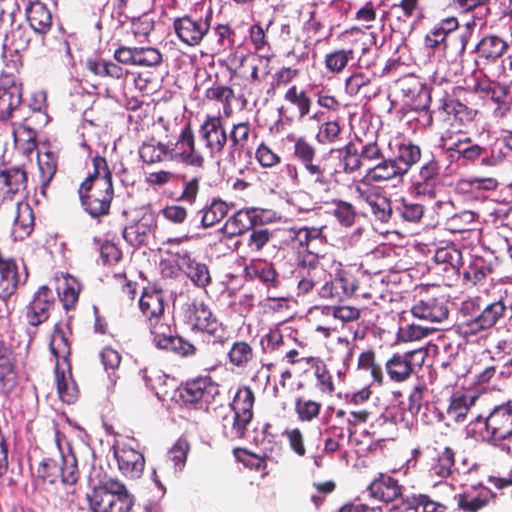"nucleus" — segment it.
<instances>
[{
  "label": "nucleus",
  "mask_w": 512,
  "mask_h": 512,
  "mask_svg": "<svg viewBox=\"0 0 512 512\" xmlns=\"http://www.w3.org/2000/svg\"><path fill=\"white\" fill-rule=\"evenodd\" d=\"M461 310L471 318L462 324L465 336H476L482 332L498 329L508 314L507 297H492L489 293L478 295L462 303Z\"/></svg>",
  "instance_id": "f03ea898"
},
{
  "label": "nucleus",
  "mask_w": 512,
  "mask_h": 512,
  "mask_svg": "<svg viewBox=\"0 0 512 512\" xmlns=\"http://www.w3.org/2000/svg\"><path fill=\"white\" fill-rule=\"evenodd\" d=\"M233 455L236 460L242 463L246 468L262 472V477L268 475L267 459L263 455H257L241 447L234 448Z\"/></svg>",
  "instance_id": "6e6d98bb"
},
{
  "label": "nucleus",
  "mask_w": 512,
  "mask_h": 512,
  "mask_svg": "<svg viewBox=\"0 0 512 512\" xmlns=\"http://www.w3.org/2000/svg\"><path fill=\"white\" fill-rule=\"evenodd\" d=\"M263 213L264 210L257 207L242 208L226 220L223 230L230 238L241 236L254 226L263 224Z\"/></svg>",
  "instance_id": "4be33fe9"
},
{
  "label": "nucleus",
  "mask_w": 512,
  "mask_h": 512,
  "mask_svg": "<svg viewBox=\"0 0 512 512\" xmlns=\"http://www.w3.org/2000/svg\"><path fill=\"white\" fill-rule=\"evenodd\" d=\"M258 138L256 129L250 121L233 123L228 133L229 155L234 157L243 153H250Z\"/></svg>",
  "instance_id": "aec40b11"
},
{
  "label": "nucleus",
  "mask_w": 512,
  "mask_h": 512,
  "mask_svg": "<svg viewBox=\"0 0 512 512\" xmlns=\"http://www.w3.org/2000/svg\"><path fill=\"white\" fill-rule=\"evenodd\" d=\"M162 62V54L154 47H130V63L140 66H158Z\"/></svg>",
  "instance_id": "5fc2aeb1"
},
{
  "label": "nucleus",
  "mask_w": 512,
  "mask_h": 512,
  "mask_svg": "<svg viewBox=\"0 0 512 512\" xmlns=\"http://www.w3.org/2000/svg\"><path fill=\"white\" fill-rule=\"evenodd\" d=\"M211 19V12L205 18H194L190 15L176 17L173 20V29L180 42L189 47H196L208 35Z\"/></svg>",
  "instance_id": "ddd939ff"
},
{
  "label": "nucleus",
  "mask_w": 512,
  "mask_h": 512,
  "mask_svg": "<svg viewBox=\"0 0 512 512\" xmlns=\"http://www.w3.org/2000/svg\"><path fill=\"white\" fill-rule=\"evenodd\" d=\"M410 311L414 317L433 323H440L449 316L447 301L444 297L429 293L421 294L416 298Z\"/></svg>",
  "instance_id": "a211bd4d"
},
{
  "label": "nucleus",
  "mask_w": 512,
  "mask_h": 512,
  "mask_svg": "<svg viewBox=\"0 0 512 512\" xmlns=\"http://www.w3.org/2000/svg\"><path fill=\"white\" fill-rule=\"evenodd\" d=\"M18 384L16 354L0 333V395L9 398L17 389Z\"/></svg>",
  "instance_id": "f3484780"
},
{
  "label": "nucleus",
  "mask_w": 512,
  "mask_h": 512,
  "mask_svg": "<svg viewBox=\"0 0 512 512\" xmlns=\"http://www.w3.org/2000/svg\"><path fill=\"white\" fill-rule=\"evenodd\" d=\"M510 92V84L497 81V83L493 85V91L490 99L496 104V107L493 110V116L495 118H505L510 112L511 106L508 100Z\"/></svg>",
  "instance_id": "603ef678"
},
{
  "label": "nucleus",
  "mask_w": 512,
  "mask_h": 512,
  "mask_svg": "<svg viewBox=\"0 0 512 512\" xmlns=\"http://www.w3.org/2000/svg\"><path fill=\"white\" fill-rule=\"evenodd\" d=\"M93 512H128V490L123 482L110 478L87 495Z\"/></svg>",
  "instance_id": "0eeeda50"
},
{
  "label": "nucleus",
  "mask_w": 512,
  "mask_h": 512,
  "mask_svg": "<svg viewBox=\"0 0 512 512\" xmlns=\"http://www.w3.org/2000/svg\"><path fill=\"white\" fill-rule=\"evenodd\" d=\"M343 129L338 120L323 122L315 136L317 142L322 145H331L342 139Z\"/></svg>",
  "instance_id": "680f3d73"
},
{
  "label": "nucleus",
  "mask_w": 512,
  "mask_h": 512,
  "mask_svg": "<svg viewBox=\"0 0 512 512\" xmlns=\"http://www.w3.org/2000/svg\"><path fill=\"white\" fill-rule=\"evenodd\" d=\"M163 350L186 359L193 358L198 354L196 345L179 335H174Z\"/></svg>",
  "instance_id": "0e129e2a"
},
{
  "label": "nucleus",
  "mask_w": 512,
  "mask_h": 512,
  "mask_svg": "<svg viewBox=\"0 0 512 512\" xmlns=\"http://www.w3.org/2000/svg\"><path fill=\"white\" fill-rule=\"evenodd\" d=\"M475 422L484 424L481 432L483 442L507 453L511 452V447L506 444V441L512 438V404L510 402L495 406L486 417L477 416Z\"/></svg>",
  "instance_id": "423d86ee"
},
{
  "label": "nucleus",
  "mask_w": 512,
  "mask_h": 512,
  "mask_svg": "<svg viewBox=\"0 0 512 512\" xmlns=\"http://www.w3.org/2000/svg\"><path fill=\"white\" fill-rule=\"evenodd\" d=\"M18 122L24 126L39 132L49 122V116L45 109L42 107H32L25 105L14 116Z\"/></svg>",
  "instance_id": "37998d69"
},
{
  "label": "nucleus",
  "mask_w": 512,
  "mask_h": 512,
  "mask_svg": "<svg viewBox=\"0 0 512 512\" xmlns=\"http://www.w3.org/2000/svg\"><path fill=\"white\" fill-rule=\"evenodd\" d=\"M328 258L321 254H306L296 259V278L298 279V294L306 295L316 286L322 285L330 274L325 266Z\"/></svg>",
  "instance_id": "1a4fd4ad"
},
{
  "label": "nucleus",
  "mask_w": 512,
  "mask_h": 512,
  "mask_svg": "<svg viewBox=\"0 0 512 512\" xmlns=\"http://www.w3.org/2000/svg\"><path fill=\"white\" fill-rule=\"evenodd\" d=\"M34 212L27 202H18L12 233L15 239L23 240L34 230Z\"/></svg>",
  "instance_id": "a19ab883"
},
{
  "label": "nucleus",
  "mask_w": 512,
  "mask_h": 512,
  "mask_svg": "<svg viewBox=\"0 0 512 512\" xmlns=\"http://www.w3.org/2000/svg\"><path fill=\"white\" fill-rule=\"evenodd\" d=\"M255 393L250 386H240L230 403L231 411L251 423L254 417Z\"/></svg>",
  "instance_id": "ea45409f"
},
{
  "label": "nucleus",
  "mask_w": 512,
  "mask_h": 512,
  "mask_svg": "<svg viewBox=\"0 0 512 512\" xmlns=\"http://www.w3.org/2000/svg\"><path fill=\"white\" fill-rule=\"evenodd\" d=\"M404 174L401 168L397 165L393 158H383L380 162L367 168L361 182L365 183H379L392 180L394 178H402Z\"/></svg>",
  "instance_id": "473e14b6"
},
{
  "label": "nucleus",
  "mask_w": 512,
  "mask_h": 512,
  "mask_svg": "<svg viewBox=\"0 0 512 512\" xmlns=\"http://www.w3.org/2000/svg\"><path fill=\"white\" fill-rule=\"evenodd\" d=\"M18 73L3 70L0 74V121L13 119L23 106V83Z\"/></svg>",
  "instance_id": "9d476101"
},
{
  "label": "nucleus",
  "mask_w": 512,
  "mask_h": 512,
  "mask_svg": "<svg viewBox=\"0 0 512 512\" xmlns=\"http://www.w3.org/2000/svg\"><path fill=\"white\" fill-rule=\"evenodd\" d=\"M402 505L405 510L415 512H447L448 505L436 500L428 494L412 493L402 498Z\"/></svg>",
  "instance_id": "4c0bfd02"
},
{
  "label": "nucleus",
  "mask_w": 512,
  "mask_h": 512,
  "mask_svg": "<svg viewBox=\"0 0 512 512\" xmlns=\"http://www.w3.org/2000/svg\"><path fill=\"white\" fill-rule=\"evenodd\" d=\"M447 151L464 165H474L478 161L483 165L486 147L475 143L471 137H464L454 142Z\"/></svg>",
  "instance_id": "c85d7f7f"
},
{
  "label": "nucleus",
  "mask_w": 512,
  "mask_h": 512,
  "mask_svg": "<svg viewBox=\"0 0 512 512\" xmlns=\"http://www.w3.org/2000/svg\"><path fill=\"white\" fill-rule=\"evenodd\" d=\"M441 183L440 164L433 157L425 162L411 181V191L416 196L434 198Z\"/></svg>",
  "instance_id": "6ab92c4d"
},
{
  "label": "nucleus",
  "mask_w": 512,
  "mask_h": 512,
  "mask_svg": "<svg viewBox=\"0 0 512 512\" xmlns=\"http://www.w3.org/2000/svg\"><path fill=\"white\" fill-rule=\"evenodd\" d=\"M401 168L402 173L406 175L408 171L421 159V148L411 141L401 143L397 150V155L393 158Z\"/></svg>",
  "instance_id": "09e8293b"
},
{
  "label": "nucleus",
  "mask_w": 512,
  "mask_h": 512,
  "mask_svg": "<svg viewBox=\"0 0 512 512\" xmlns=\"http://www.w3.org/2000/svg\"><path fill=\"white\" fill-rule=\"evenodd\" d=\"M175 147L178 151L169 150L167 145L151 139L140 146L138 153L140 159L148 165L162 162L170 154L171 159L179 160L186 165L196 168L204 166L205 158L196 147L195 134L190 122L182 126Z\"/></svg>",
  "instance_id": "7ed1b4c3"
},
{
  "label": "nucleus",
  "mask_w": 512,
  "mask_h": 512,
  "mask_svg": "<svg viewBox=\"0 0 512 512\" xmlns=\"http://www.w3.org/2000/svg\"><path fill=\"white\" fill-rule=\"evenodd\" d=\"M14 142L23 152L30 154L37 147L38 132L18 121L11 123Z\"/></svg>",
  "instance_id": "8fccbe9b"
},
{
  "label": "nucleus",
  "mask_w": 512,
  "mask_h": 512,
  "mask_svg": "<svg viewBox=\"0 0 512 512\" xmlns=\"http://www.w3.org/2000/svg\"><path fill=\"white\" fill-rule=\"evenodd\" d=\"M434 261L443 265V270L459 276L463 265L462 252L453 244L439 247L434 254Z\"/></svg>",
  "instance_id": "79ce46f5"
},
{
  "label": "nucleus",
  "mask_w": 512,
  "mask_h": 512,
  "mask_svg": "<svg viewBox=\"0 0 512 512\" xmlns=\"http://www.w3.org/2000/svg\"><path fill=\"white\" fill-rule=\"evenodd\" d=\"M93 172L80 184L78 195L85 212L98 218L110 211L114 195L112 173L104 157L95 156L92 160Z\"/></svg>",
  "instance_id": "f257e3e1"
},
{
  "label": "nucleus",
  "mask_w": 512,
  "mask_h": 512,
  "mask_svg": "<svg viewBox=\"0 0 512 512\" xmlns=\"http://www.w3.org/2000/svg\"><path fill=\"white\" fill-rule=\"evenodd\" d=\"M383 16L387 17L391 31L405 39L424 18V8L421 0H399Z\"/></svg>",
  "instance_id": "6e6552de"
},
{
  "label": "nucleus",
  "mask_w": 512,
  "mask_h": 512,
  "mask_svg": "<svg viewBox=\"0 0 512 512\" xmlns=\"http://www.w3.org/2000/svg\"><path fill=\"white\" fill-rule=\"evenodd\" d=\"M40 191L46 196V190L54 178L58 168V155L50 147H42L37 154Z\"/></svg>",
  "instance_id": "72a5a7b5"
},
{
  "label": "nucleus",
  "mask_w": 512,
  "mask_h": 512,
  "mask_svg": "<svg viewBox=\"0 0 512 512\" xmlns=\"http://www.w3.org/2000/svg\"><path fill=\"white\" fill-rule=\"evenodd\" d=\"M507 41L494 34H489L480 39L475 47V64L481 70L486 66L495 64L508 50Z\"/></svg>",
  "instance_id": "412c9836"
},
{
  "label": "nucleus",
  "mask_w": 512,
  "mask_h": 512,
  "mask_svg": "<svg viewBox=\"0 0 512 512\" xmlns=\"http://www.w3.org/2000/svg\"><path fill=\"white\" fill-rule=\"evenodd\" d=\"M138 305L142 315L149 322L163 317L165 303L159 292H144L138 301Z\"/></svg>",
  "instance_id": "c03bdc74"
},
{
  "label": "nucleus",
  "mask_w": 512,
  "mask_h": 512,
  "mask_svg": "<svg viewBox=\"0 0 512 512\" xmlns=\"http://www.w3.org/2000/svg\"><path fill=\"white\" fill-rule=\"evenodd\" d=\"M492 496L489 489L483 488L474 496L465 492L455 495V499L458 508L463 512H478L489 504Z\"/></svg>",
  "instance_id": "a18cd8bd"
},
{
  "label": "nucleus",
  "mask_w": 512,
  "mask_h": 512,
  "mask_svg": "<svg viewBox=\"0 0 512 512\" xmlns=\"http://www.w3.org/2000/svg\"><path fill=\"white\" fill-rule=\"evenodd\" d=\"M249 232L246 246L252 253H260L274 237V232L262 225L254 226Z\"/></svg>",
  "instance_id": "bf43d9fd"
},
{
  "label": "nucleus",
  "mask_w": 512,
  "mask_h": 512,
  "mask_svg": "<svg viewBox=\"0 0 512 512\" xmlns=\"http://www.w3.org/2000/svg\"><path fill=\"white\" fill-rule=\"evenodd\" d=\"M32 40V32L27 27L19 24L11 30L10 45L14 48V54L11 55L10 60L7 59V44L3 45V58L6 62V68H12L15 72L23 67V59L19 54L20 51H25L30 47Z\"/></svg>",
  "instance_id": "bb28decb"
},
{
  "label": "nucleus",
  "mask_w": 512,
  "mask_h": 512,
  "mask_svg": "<svg viewBox=\"0 0 512 512\" xmlns=\"http://www.w3.org/2000/svg\"><path fill=\"white\" fill-rule=\"evenodd\" d=\"M332 215L342 227H352L357 219L358 213L355 206L344 200H334Z\"/></svg>",
  "instance_id": "e2e57ef3"
},
{
  "label": "nucleus",
  "mask_w": 512,
  "mask_h": 512,
  "mask_svg": "<svg viewBox=\"0 0 512 512\" xmlns=\"http://www.w3.org/2000/svg\"><path fill=\"white\" fill-rule=\"evenodd\" d=\"M130 31L140 42L148 40L150 33L154 29V20L150 13H143L138 17H131Z\"/></svg>",
  "instance_id": "774afa93"
},
{
  "label": "nucleus",
  "mask_w": 512,
  "mask_h": 512,
  "mask_svg": "<svg viewBox=\"0 0 512 512\" xmlns=\"http://www.w3.org/2000/svg\"><path fill=\"white\" fill-rule=\"evenodd\" d=\"M180 398L186 404H196L201 400L215 401L220 395V385L210 375L198 376L186 381L179 389Z\"/></svg>",
  "instance_id": "dca6fc26"
},
{
  "label": "nucleus",
  "mask_w": 512,
  "mask_h": 512,
  "mask_svg": "<svg viewBox=\"0 0 512 512\" xmlns=\"http://www.w3.org/2000/svg\"><path fill=\"white\" fill-rule=\"evenodd\" d=\"M228 204L221 198L214 197L196 212L202 228H210L221 222L228 214Z\"/></svg>",
  "instance_id": "e433bc0d"
},
{
  "label": "nucleus",
  "mask_w": 512,
  "mask_h": 512,
  "mask_svg": "<svg viewBox=\"0 0 512 512\" xmlns=\"http://www.w3.org/2000/svg\"><path fill=\"white\" fill-rule=\"evenodd\" d=\"M368 490L373 498L387 504L404 497L398 480L385 474L375 478L368 486Z\"/></svg>",
  "instance_id": "c756f323"
},
{
  "label": "nucleus",
  "mask_w": 512,
  "mask_h": 512,
  "mask_svg": "<svg viewBox=\"0 0 512 512\" xmlns=\"http://www.w3.org/2000/svg\"><path fill=\"white\" fill-rule=\"evenodd\" d=\"M430 473L439 478H448L455 469V451L449 446L433 447Z\"/></svg>",
  "instance_id": "f704fd0d"
},
{
  "label": "nucleus",
  "mask_w": 512,
  "mask_h": 512,
  "mask_svg": "<svg viewBox=\"0 0 512 512\" xmlns=\"http://www.w3.org/2000/svg\"><path fill=\"white\" fill-rule=\"evenodd\" d=\"M322 409V403L299 396L295 399L294 411L301 422H312L317 419Z\"/></svg>",
  "instance_id": "4d7b16f0"
},
{
  "label": "nucleus",
  "mask_w": 512,
  "mask_h": 512,
  "mask_svg": "<svg viewBox=\"0 0 512 512\" xmlns=\"http://www.w3.org/2000/svg\"><path fill=\"white\" fill-rule=\"evenodd\" d=\"M358 197L367 203L375 220L388 223L393 215L392 202L378 188H363L356 186Z\"/></svg>",
  "instance_id": "b1692460"
},
{
  "label": "nucleus",
  "mask_w": 512,
  "mask_h": 512,
  "mask_svg": "<svg viewBox=\"0 0 512 512\" xmlns=\"http://www.w3.org/2000/svg\"><path fill=\"white\" fill-rule=\"evenodd\" d=\"M72 319V315L67 316V331H64L60 322L54 325L49 347L51 353L56 359V365L71 364L70 356L72 331L70 329V322Z\"/></svg>",
  "instance_id": "a878e982"
},
{
  "label": "nucleus",
  "mask_w": 512,
  "mask_h": 512,
  "mask_svg": "<svg viewBox=\"0 0 512 512\" xmlns=\"http://www.w3.org/2000/svg\"><path fill=\"white\" fill-rule=\"evenodd\" d=\"M491 272L492 268L487 265L483 258H475L464 271L463 282L464 284L476 285L483 282Z\"/></svg>",
  "instance_id": "052dcab7"
},
{
  "label": "nucleus",
  "mask_w": 512,
  "mask_h": 512,
  "mask_svg": "<svg viewBox=\"0 0 512 512\" xmlns=\"http://www.w3.org/2000/svg\"><path fill=\"white\" fill-rule=\"evenodd\" d=\"M341 164L345 173L351 174L359 171L363 166L360 152L354 143L349 142L342 149Z\"/></svg>",
  "instance_id": "338daca9"
},
{
  "label": "nucleus",
  "mask_w": 512,
  "mask_h": 512,
  "mask_svg": "<svg viewBox=\"0 0 512 512\" xmlns=\"http://www.w3.org/2000/svg\"><path fill=\"white\" fill-rule=\"evenodd\" d=\"M25 6L24 12L34 33L46 34L52 27V14L47 5L41 0H20Z\"/></svg>",
  "instance_id": "393cba45"
},
{
  "label": "nucleus",
  "mask_w": 512,
  "mask_h": 512,
  "mask_svg": "<svg viewBox=\"0 0 512 512\" xmlns=\"http://www.w3.org/2000/svg\"><path fill=\"white\" fill-rule=\"evenodd\" d=\"M426 357L427 351L422 348L394 353L387 359L385 371L392 382H405L421 369Z\"/></svg>",
  "instance_id": "9b49d317"
},
{
  "label": "nucleus",
  "mask_w": 512,
  "mask_h": 512,
  "mask_svg": "<svg viewBox=\"0 0 512 512\" xmlns=\"http://www.w3.org/2000/svg\"><path fill=\"white\" fill-rule=\"evenodd\" d=\"M325 226H301L291 227L288 230V245L296 251V259L306 254H319L316 249L327 243V236L324 234Z\"/></svg>",
  "instance_id": "f8f14e48"
},
{
  "label": "nucleus",
  "mask_w": 512,
  "mask_h": 512,
  "mask_svg": "<svg viewBox=\"0 0 512 512\" xmlns=\"http://www.w3.org/2000/svg\"><path fill=\"white\" fill-rule=\"evenodd\" d=\"M336 279L342 286V290L345 293L346 298L355 296L362 297L365 299L372 300L376 303V298L381 295L379 289H373V291H367L366 284L371 280L370 275H364L360 280H356L355 277L347 271H338Z\"/></svg>",
  "instance_id": "cd10ccee"
},
{
  "label": "nucleus",
  "mask_w": 512,
  "mask_h": 512,
  "mask_svg": "<svg viewBox=\"0 0 512 512\" xmlns=\"http://www.w3.org/2000/svg\"><path fill=\"white\" fill-rule=\"evenodd\" d=\"M55 379L60 399L67 403H74L79 395L78 385L72 377L71 364L55 365Z\"/></svg>",
  "instance_id": "2f4dec72"
},
{
  "label": "nucleus",
  "mask_w": 512,
  "mask_h": 512,
  "mask_svg": "<svg viewBox=\"0 0 512 512\" xmlns=\"http://www.w3.org/2000/svg\"><path fill=\"white\" fill-rule=\"evenodd\" d=\"M214 41L210 50L212 55H219L233 48L235 44V31L228 24H218L213 28Z\"/></svg>",
  "instance_id": "49530a36"
},
{
  "label": "nucleus",
  "mask_w": 512,
  "mask_h": 512,
  "mask_svg": "<svg viewBox=\"0 0 512 512\" xmlns=\"http://www.w3.org/2000/svg\"><path fill=\"white\" fill-rule=\"evenodd\" d=\"M81 289L82 287L79 281L68 274L63 277L62 281L56 287L57 296L66 313L76 309Z\"/></svg>",
  "instance_id": "58836bf2"
},
{
  "label": "nucleus",
  "mask_w": 512,
  "mask_h": 512,
  "mask_svg": "<svg viewBox=\"0 0 512 512\" xmlns=\"http://www.w3.org/2000/svg\"><path fill=\"white\" fill-rule=\"evenodd\" d=\"M186 322L193 331L204 334L206 343L223 349L229 341L227 327L212 312L204 300L195 298L184 312Z\"/></svg>",
  "instance_id": "39448f33"
},
{
  "label": "nucleus",
  "mask_w": 512,
  "mask_h": 512,
  "mask_svg": "<svg viewBox=\"0 0 512 512\" xmlns=\"http://www.w3.org/2000/svg\"><path fill=\"white\" fill-rule=\"evenodd\" d=\"M476 396H467L465 394H454L451 397L447 408L448 416L455 422H463L466 419L468 411L474 404Z\"/></svg>",
  "instance_id": "864d4df0"
},
{
  "label": "nucleus",
  "mask_w": 512,
  "mask_h": 512,
  "mask_svg": "<svg viewBox=\"0 0 512 512\" xmlns=\"http://www.w3.org/2000/svg\"><path fill=\"white\" fill-rule=\"evenodd\" d=\"M228 363L236 369L245 370L252 366L256 352L252 344L246 340L234 341L226 354Z\"/></svg>",
  "instance_id": "c9c22d12"
},
{
  "label": "nucleus",
  "mask_w": 512,
  "mask_h": 512,
  "mask_svg": "<svg viewBox=\"0 0 512 512\" xmlns=\"http://www.w3.org/2000/svg\"><path fill=\"white\" fill-rule=\"evenodd\" d=\"M306 364L310 365L314 369V376L316 378V387L327 395H332L335 390L334 382L332 375L327 368L326 364L322 361L314 358L308 357L306 359Z\"/></svg>",
  "instance_id": "3c124183"
},
{
  "label": "nucleus",
  "mask_w": 512,
  "mask_h": 512,
  "mask_svg": "<svg viewBox=\"0 0 512 512\" xmlns=\"http://www.w3.org/2000/svg\"><path fill=\"white\" fill-rule=\"evenodd\" d=\"M199 136L210 157H215L224 151L228 144V133L221 116L207 115L199 128Z\"/></svg>",
  "instance_id": "2eb2a0df"
},
{
  "label": "nucleus",
  "mask_w": 512,
  "mask_h": 512,
  "mask_svg": "<svg viewBox=\"0 0 512 512\" xmlns=\"http://www.w3.org/2000/svg\"><path fill=\"white\" fill-rule=\"evenodd\" d=\"M397 86L399 93L407 102L414 101L416 98L421 97L422 94L427 97L423 84L414 76L403 77L398 81Z\"/></svg>",
  "instance_id": "69168bd1"
},
{
  "label": "nucleus",
  "mask_w": 512,
  "mask_h": 512,
  "mask_svg": "<svg viewBox=\"0 0 512 512\" xmlns=\"http://www.w3.org/2000/svg\"><path fill=\"white\" fill-rule=\"evenodd\" d=\"M174 255L178 270L181 271L197 288L206 289L212 282L209 267L199 261L193 253L187 249L177 247L169 250Z\"/></svg>",
  "instance_id": "4468645a"
},
{
  "label": "nucleus",
  "mask_w": 512,
  "mask_h": 512,
  "mask_svg": "<svg viewBox=\"0 0 512 512\" xmlns=\"http://www.w3.org/2000/svg\"><path fill=\"white\" fill-rule=\"evenodd\" d=\"M36 474L39 479L49 484H55L60 480L66 489L67 502L74 503L78 499L81 489L78 483L80 471L73 453L64 455L58 452L55 457H43L38 464Z\"/></svg>",
  "instance_id": "20e7f679"
},
{
  "label": "nucleus",
  "mask_w": 512,
  "mask_h": 512,
  "mask_svg": "<svg viewBox=\"0 0 512 512\" xmlns=\"http://www.w3.org/2000/svg\"><path fill=\"white\" fill-rule=\"evenodd\" d=\"M353 59V49H336L325 55L324 65L331 73H341Z\"/></svg>",
  "instance_id": "13d9d810"
},
{
  "label": "nucleus",
  "mask_w": 512,
  "mask_h": 512,
  "mask_svg": "<svg viewBox=\"0 0 512 512\" xmlns=\"http://www.w3.org/2000/svg\"><path fill=\"white\" fill-rule=\"evenodd\" d=\"M28 184V173L24 166H12L0 170V198L12 201L23 194Z\"/></svg>",
  "instance_id": "5701e85b"
},
{
  "label": "nucleus",
  "mask_w": 512,
  "mask_h": 512,
  "mask_svg": "<svg viewBox=\"0 0 512 512\" xmlns=\"http://www.w3.org/2000/svg\"><path fill=\"white\" fill-rule=\"evenodd\" d=\"M244 273L251 280L258 279L267 288H277L281 283L274 264L263 259H252L245 266Z\"/></svg>",
  "instance_id": "7c9ffc66"
},
{
  "label": "nucleus",
  "mask_w": 512,
  "mask_h": 512,
  "mask_svg": "<svg viewBox=\"0 0 512 512\" xmlns=\"http://www.w3.org/2000/svg\"><path fill=\"white\" fill-rule=\"evenodd\" d=\"M250 422L232 412L222 417V434L229 440L243 439L248 431Z\"/></svg>",
  "instance_id": "de8ad7c7"
}]
</instances>
